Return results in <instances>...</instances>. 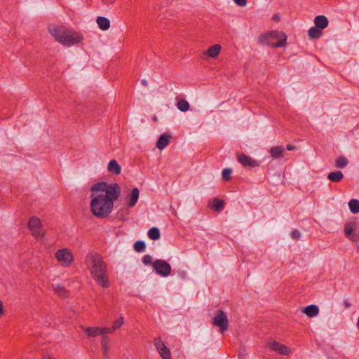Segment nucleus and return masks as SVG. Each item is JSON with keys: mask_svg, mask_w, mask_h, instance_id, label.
Listing matches in <instances>:
<instances>
[{"mask_svg": "<svg viewBox=\"0 0 359 359\" xmlns=\"http://www.w3.org/2000/svg\"><path fill=\"white\" fill-rule=\"evenodd\" d=\"M85 264L97 284L103 287L109 286L107 264L99 254L88 253L86 257Z\"/></svg>", "mask_w": 359, "mask_h": 359, "instance_id": "f03ea898", "label": "nucleus"}, {"mask_svg": "<svg viewBox=\"0 0 359 359\" xmlns=\"http://www.w3.org/2000/svg\"><path fill=\"white\" fill-rule=\"evenodd\" d=\"M348 208L351 212L353 214L359 212V201L357 199H351L348 202Z\"/></svg>", "mask_w": 359, "mask_h": 359, "instance_id": "393cba45", "label": "nucleus"}, {"mask_svg": "<svg viewBox=\"0 0 359 359\" xmlns=\"http://www.w3.org/2000/svg\"><path fill=\"white\" fill-rule=\"evenodd\" d=\"M238 161L244 166L248 168H255L260 165V163L255 159L244 154L238 155Z\"/></svg>", "mask_w": 359, "mask_h": 359, "instance_id": "f8f14e48", "label": "nucleus"}, {"mask_svg": "<svg viewBox=\"0 0 359 359\" xmlns=\"http://www.w3.org/2000/svg\"><path fill=\"white\" fill-rule=\"evenodd\" d=\"M28 226L34 236L36 238H42L43 236L45 231L39 218L36 217L30 218Z\"/></svg>", "mask_w": 359, "mask_h": 359, "instance_id": "423d86ee", "label": "nucleus"}, {"mask_svg": "<svg viewBox=\"0 0 359 359\" xmlns=\"http://www.w3.org/2000/svg\"><path fill=\"white\" fill-rule=\"evenodd\" d=\"M148 237L151 240H158L160 238L161 233L157 227H152L148 231Z\"/></svg>", "mask_w": 359, "mask_h": 359, "instance_id": "a878e982", "label": "nucleus"}, {"mask_svg": "<svg viewBox=\"0 0 359 359\" xmlns=\"http://www.w3.org/2000/svg\"><path fill=\"white\" fill-rule=\"evenodd\" d=\"M133 248L137 252H142L144 251L146 245L144 241H138L134 243Z\"/></svg>", "mask_w": 359, "mask_h": 359, "instance_id": "7c9ffc66", "label": "nucleus"}, {"mask_svg": "<svg viewBox=\"0 0 359 359\" xmlns=\"http://www.w3.org/2000/svg\"><path fill=\"white\" fill-rule=\"evenodd\" d=\"M358 240H359V238H358Z\"/></svg>", "mask_w": 359, "mask_h": 359, "instance_id": "79ce46f5", "label": "nucleus"}, {"mask_svg": "<svg viewBox=\"0 0 359 359\" xmlns=\"http://www.w3.org/2000/svg\"><path fill=\"white\" fill-rule=\"evenodd\" d=\"M53 288L55 292L62 297H66L68 295L67 290L60 284L53 285Z\"/></svg>", "mask_w": 359, "mask_h": 359, "instance_id": "5701e85b", "label": "nucleus"}, {"mask_svg": "<svg viewBox=\"0 0 359 359\" xmlns=\"http://www.w3.org/2000/svg\"><path fill=\"white\" fill-rule=\"evenodd\" d=\"M222 50V46L219 44H215L210 46L207 51L205 55L210 57L215 58L218 56Z\"/></svg>", "mask_w": 359, "mask_h": 359, "instance_id": "dca6fc26", "label": "nucleus"}, {"mask_svg": "<svg viewBox=\"0 0 359 359\" xmlns=\"http://www.w3.org/2000/svg\"><path fill=\"white\" fill-rule=\"evenodd\" d=\"M86 334L89 337H96L100 335V327H88L83 329Z\"/></svg>", "mask_w": 359, "mask_h": 359, "instance_id": "4be33fe9", "label": "nucleus"}, {"mask_svg": "<svg viewBox=\"0 0 359 359\" xmlns=\"http://www.w3.org/2000/svg\"><path fill=\"white\" fill-rule=\"evenodd\" d=\"M170 139L171 136L170 135L165 133L162 134L157 140L156 147L158 149L163 150L169 144Z\"/></svg>", "mask_w": 359, "mask_h": 359, "instance_id": "4468645a", "label": "nucleus"}, {"mask_svg": "<svg viewBox=\"0 0 359 359\" xmlns=\"http://www.w3.org/2000/svg\"><path fill=\"white\" fill-rule=\"evenodd\" d=\"M285 153V149L283 146H277L271 147L270 149V154L271 157L274 159L279 158L283 156Z\"/></svg>", "mask_w": 359, "mask_h": 359, "instance_id": "a211bd4d", "label": "nucleus"}, {"mask_svg": "<svg viewBox=\"0 0 359 359\" xmlns=\"http://www.w3.org/2000/svg\"><path fill=\"white\" fill-rule=\"evenodd\" d=\"M153 268L157 274L163 277H166L170 274L171 266L163 259H157L153 264Z\"/></svg>", "mask_w": 359, "mask_h": 359, "instance_id": "0eeeda50", "label": "nucleus"}, {"mask_svg": "<svg viewBox=\"0 0 359 359\" xmlns=\"http://www.w3.org/2000/svg\"><path fill=\"white\" fill-rule=\"evenodd\" d=\"M233 1L239 6L243 7L247 5V0H233Z\"/></svg>", "mask_w": 359, "mask_h": 359, "instance_id": "e433bc0d", "label": "nucleus"}, {"mask_svg": "<svg viewBox=\"0 0 359 359\" xmlns=\"http://www.w3.org/2000/svg\"><path fill=\"white\" fill-rule=\"evenodd\" d=\"M139 189L137 188L133 189L130 193L126 197L128 208H131L136 205L139 199Z\"/></svg>", "mask_w": 359, "mask_h": 359, "instance_id": "ddd939ff", "label": "nucleus"}, {"mask_svg": "<svg viewBox=\"0 0 359 359\" xmlns=\"http://www.w3.org/2000/svg\"><path fill=\"white\" fill-rule=\"evenodd\" d=\"M114 332V329H111V327H100V335L106 336L107 334H111Z\"/></svg>", "mask_w": 359, "mask_h": 359, "instance_id": "72a5a7b5", "label": "nucleus"}, {"mask_svg": "<svg viewBox=\"0 0 359 359\" xmlns=\"http://www.w3.org/2000/svg\"><path fill=\"white\" fill-rule=\"evenodd\" d=\"M303 312L309 317L313 318L316 316L319 313V309L316 305H309L304 308Z\"/></svg>", "mask_w": 359, "mask_h": 359, "instance_id": "aec40b11", "label": "nucleus"}, {"mask_svg": "<svg viewBox=\"0 0 359 359\" xmlns=\"http://www.w3.org/2000/svg\"><path fill=\"white\" fill-rule=\"evenodd\" d=\"M55 258L63 267L69 266L74 260L72 251L68 248H62L55 252Z\"/></svg>", "mask_w": 359, "mask_h": 359, "instance_id": "39448f33", "label": "nucleus"}, {"mask_svg": "<svg viewBox=\"0 0 359 359\" xmlns=\"http://www.w3.org/2000/svg\"><path fill=\"white\" fill-rule=\"evenodd\" d=\"M177 107L180 111L186 112L189 109L190 105L187 101L180 100L177 103Z\"/></svg>", "mask_w": 359, "mask_h": 359, "instance_id": "bb28decb", "label": "nucleus"}, {"mask_svg": "<svg viewBox=\"0 0 359 359\" xmlns=\"http://www.w3.org/2000/svg\"><path fill=\"white\" fill-rule=\"evenodd\" d=\"M212 323L214 325L219 327L221 333H223L228 328L229 321L227 316L222 310L217 311Z\"/></svg>", "mask_w": 359, "mask_h": 359, "instance_id": "6e6552de", "label": "nucleus"}, {"mask_svg": "<svg viewBox=\"0 0 359 359\" xmlns=\"http://www.w3.org/2000/svg\"><path fill=\"white\" fill-rule=\"evenodd\" d=\"M259 41L262 43L271 47H284L286 45L287 36L283 32L275 30L262 35Z\"/></svg>", "mask_w": 359, "mask_h": 359, "instance_id": "20e7f679", "label": "nucleus"}, {"mask_svg": "<svg viewBox=\"0 0 359 359\" xmlns=\"http://www.w3.org/2000/svg\"><path fill=\"white\" fill-rule=\"evenodd\" d=\"M96 22L99 28L103 31L107 30L110 27V21L105 17H97Z\"/></svg>", "mask_w": 359, "mask_h": 359, "instance_id": "6ab92c4d", "label": "nucleus"}, {"mask_svg": "<svg viewBox=\"0 0 359 359\" xmlns=\"http://www.w3.org/2000/svg\"><path fill=\"white\" fill-rule=\"evenodd\" d=\"M154 345L163 359H170L171 354L170 350L167 348L165 343L161 339H156Z\"/></svg>", "mask_w": 359, "mask_h": 359, "instance_id": "9d476101", "label": "nucleus"}, {"mask_svg": "<svg viewBox=\"0 0 359 359\" xmlns=\"http://www.w3.org/2000/svg\"><path fill=\"white\" fill-rule=\"evenodd\" d=\"M142 262L145 264V265H149L151 264L152 262V257L151 255H144L143 257H142Z\"/></svg>", "mask_w": 359, "mask_h": 359, "instance_id": "f704fd0d", "label": "nucleus"}, {"mask_svg": "<svg viewBox=\"0 0 359 359\" xmlns=\"http://www.w3.org/2000/svg\"><path fill=\"white\" fill-rule=\"evenodd\" d=\"M101 346L103 351L104 355H107L109 349V339L107 336H103L101 341Z\"/></svg>", "mask_w": 359, "mask_h": 359, "instance_id": "cd10ccee", "label": "nucleus"}, {"mask_svg": "<svg viewBox=\"0 0 359 359\" xmlns=\"http://www.w3.org/2000/svg\"><path fill=\"white\" fill-rule=\"evenodd\" d=\"M49 33L60 44L70 47L83 41V35L65 27H54L49 29Z\"/></svg>", "mask_w": 359, "mask_h": 359, "instance_id": "7ed1b4c3", "label": "nucleus"}, {"mask_svg": "<svg viewBox=\"0 0 359 359\" xmlns=\"http://www.w3.org/2000/svg\"><path fill=\"white\" fill-rule=\"evenodd\" d=\"M348 165V160L345 156L339 157L335 162V165L338 168H344Z\"/></svg>", "mask_w": 359, "mask_h": 359, "instance_id": "c756f323", "label": "nucleus"}, {"mask_svg": "<svg viewBox=\"0 0 359 359\" xmlns=\"http://www.w3.org/2000/svg\"><path fill=\"white\" fill-rule=\"evenodd\" d=\"M308 35L311 39H318L322 35V32L315 26L309 29Z\"/></svg>", "mask_w": 359, "mask_h": 359, "instance_id": "b1692460", "label": "nucleus"}, {"mask_svg": "<svg viewBox=\"0 0 359 359\" xmlns=\"http://www.w3.org/2000/svg\"><path fill=\"white\" fill-rule=\"evenodd\" d=\"M45 359H50V358H45Z\"/></svg>", "mask_w": 359, "mask_h": 359, "instance_id": "a19ab883", "label": "nucleus"}, {"mask_svg": "<svg viewBox=\"0 0 359 359\" xmlns=\"http://www.w3.org/2000/svg\"><path fill=\"white\" fill-rule=\"evenodd\" d=\"M287 149L289 151H292L294 149V147L291 144H287L286 147Z\"/></svg>", "mask_w": 359, "mask_h": 359, "instance_id": "58836bf2", "label": "nucleus"}, {"mask_svg": "<svg viewBox=\"0 0 359 359\" xmlns=\"http://www.w3.org/2000/svg\"><path fill=\"white\" fill-rule=\"evenodd\" d=\"M344 178V175L341 171L331 172L327 175V179L334 182H339Z\"/></svg>", "mask_w": 359, "mask_h": 359, "instance_id": "412c9836", "label": "nucleus"}, {"mask_svg": "<svg viewBox=\"0 0 359 359\" xmlns=\"http://www.w3.org/2000/svg\"><path fill=\"white\" fill-rule=\"evenodd\" d=\"M269 346L271 350L282 355H287L290 353V349L287 346L275 340L269 341Z\"/></svg>", "mask_w": 359, "mask_h": 359, "instance_id": "9b49d317", "label": "nucleus"}, {"mask_svg": "<svg viewBox=\"0 0 359 359\" xmlns=\"http://www.w3.org/2000/svg\"><path fill=\"white\" fill-rule=\"evenodd\" d=\"M232 172L231 169L225 168L222 172V177L224 181H227L231 178V174Z\"/></svg>", "mask_w": 359, "mask_h": 359, "instance_id": "473e14b6", "label": "nucleus"}, {"mask_svg": "<svg viewBox=\"0 0 359 359\" xmlns=\"http://www.w3.org/2000/svg\"><path fill=\"white\" fill-rule=\"evenodd\" d=\"M109 172L114 175H119L121 172V168L116 160H111L107 165Z\"/></svg>", "mask_w": 359, "mask_h": 359, "instance_id": "2eb2a0df", "label": "nucleus"}, {"mask_svg": "<svg viewBox=\"0 0 359 359\" xmlns=\"http://www.w3.org/2000/svg\"><path fill=\"white\" fill-rule=\"evenodd\" d=\"M90 210L98 218H106L111 212L114 203L120 196L121 188L117 183L101 182L91 187Z\"/></svg>", "mask_w": 359, "mask_h": 359, "instance_id": "f257e3e1", "label": "nucleus"}, {"mask_svg": "<svg viewBox=\"0 0 359 359\" xmlns=\"http://www.w3.org/2000/svg\"><path fill=\"white\" fill-rule=\"evenodd\" d=\"M4 314V308H3V304L0 301V316H2Z\"/></svg>", "mask_w": 359, "mask_h": 359, "instance_id": "4c0bfd02", "label": "nucleus"}, {"mask_svg": "<svg viewBox=\"0 0 359 359\" xmlns=\"http://www.w3.org/2000/svg\"><path fill=\"white\" fill-rule=\"evenodd\" d=\"M211 208L217 212H220L224 208V202L219 199H215Z\"/></svg>", "mask_w": 359, "mask_h": 359, "instance_id": "c85d7f7f", "label": "nucleus"}, {"mask_svg": "<svg viewBox=\"0 0 359 359\" xmlns=\"http://www.w3.org/2000/svg\"><path fill=\"white\" fill-rule=\"evenodd\" d=\"M291 236L293 238L298 239L301 237V233L298 230L295 229L292 231Z\"/></svg>", "mask_w": 359, "mask_h": 359, "instance_id": "c9c22d12", "label": "nucleus"}, {"mask_svg": "<svg viewBox=\"0 0 359 359\" xmlns=\"http://www.w3.org/2000/svg\"><path fill=\"white\" fill-rule=\"evenodd\" d=\"M124 323V318L121 316L118 320H116L113 323V325L111 329H114V331L120 328Z\"/></svg>", "mask_w": 359, "mask_h": 359, "instance_id": "2f4dec72", "label": "nucleus"}, {"mask_svg": "<svg viewBox=\"0 0 359 359\" xmlns=\"http://www.w3.org/2000/svg\"><path fill=\"white\" fill-rule=\"evenodd\" d=\"M315 25L317 28L320 29H325L327 27L328 20L327 18L324 15H318L315 18L314 20Z\"/></svg>", "mask_w": 359, "mask_h": 359, "instance_id": "f3484780", "label": "nucleus"}, {"mask_svg": "<svg viewBox=\"0 0 359 359\" xmlns=\"http://www.w3.org/2000/svg\"><path fill=\"white\" fill-rule=\"evenodd\" d=\"M141 83H142L143 86H148V82H147V80H145V79L142 80V81H141Z\"/></svg>", "mask_w": 359, "mask_h": 359, "instance_id": "ea45409f", "label": "nucleus"}, {"mask_svg": "<svg viewBox=\"0 0 359 359\" xmlns=\"http://www.w3.org/2000/svg\"><path fill=\"white\" fill-rule=\"evenodd\" d=\"M357 227L358 226L355 222H349L344 224V235L347 238L353 242L358 241V236L356 233Z\"/></svg>", "mask_w": 359, "mask_h": 359, "instance_id": "1a4fd4ad", "label": "nucleus"}]
</instances>
